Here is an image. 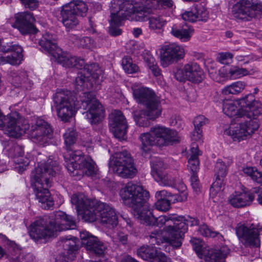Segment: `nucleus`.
I'll list each match as a JSON object with an SVG mask.
<instances>
[{
    "instance_id": "5fc2aeb1",
    "label": "nucleus",
    "mask_w": 262,
    "mask_h": 262,
    "mask_svg": "<svg viewBox=\"0 0 262 262\" xmlns=\"http://www.w3.org/2000/svg\"><path fill=\"white\" fill-rule=\"evenodd\" d=\"M199 231L202 235L206 237H214L219 234V232L214 231L212 229L208 227L205 224L200 227Z\"/></svg>"
},
{
    "instance_id": "0e129e2a",
    "label": "nucleus",
    "mask_w": 262,
    "mask_h": 262,
    "mask_svg": "<svg viewBox=\"0 0 262 262\" xmlns=\"http://www.w3.org/2000/svg\"><path fill=\"white\" fill-rule=\"evenodd\" d=\"M185 75L186 72L184 71V68L183 69H177V71L174 72L175 78L180 81L187 79V77Z\"/></svg>"
},
{
    "instance_id": "5701e85b",
    "label": "nucleus",
    "mask_w": 262,
    "mask_h": 262,
    "mask_svg": "<svg viewBox=\"0 0 262 262\" xmlns=\"http://www.w3.org/2000/svg\"><path fill=\"white\" fill-rule=\"evenodd\" d=\"M80 237L82 245L90 253L99 255L104 254L106 247L97 237L92 235L86 231H81Z\"/></svg>"
},
{
    "instance_id": "72a5a7b5",
    "label": "nucleus",
    "mask_w": 262,
    "mask_h": 262,
    "mask_svg": "<svg viewBox=\"0 0 262 262\" xmlns=\"http://www.w3.org/2000/svg\"><path fill=\"white\" fill-rule=\"evenodd\" d=\"M66 5L78 16H85L88 10L87 4L82 0H73Z\"/></svg>"
},
{
    "instance_id": "412c9836",
    "label": "nucleus",
    "mask_w": 262,
    "mask_h": 262,
    "mask_svg": "<svg viewBox=\"0 0 262 262\" xmlns=\"http://www.w3.org/2000/svg\"><path fill=\"white\" fill-rule=\"evenodd\" d=\"M109 118L110 128L114 136L120 140L125 139L127 126L122 113L114 110L110 115Z\"/></svg>"
},
{
    "instance_id": "a878e982",
    "label": "nucleus",
    "mask_w": 262,
    "mask_h": 262,
    "mask_svg": "<svg viewBox=\"0 0 262 262\" xmlns=\"http://www.w3.org/2000/svg\"><path fill=\"white\" fill-rule=\"evenodd\" d=\"M66 4L60 11L61 22L68 31L75 28L79 23L78 16L76 15Z\"/></svg>"
},
{
    "instance_id": "2f4dec72",
    "label": "nucleus",
    "mask_w": 262,
    "mask_h": 262,
    "mask_svg": "<svg viewBox=\"0 0 262 262\" xmlns=\"http://www.w3.org/2000/svg\"><path fill=\"white\" fill-rule=\"evenodd\" d=\"M237 104L232 100H224L223 101V111L224 113L229 117H235L237 118L243 117L240 113L241 108H237Z\"/></svg>"
},
{
    "instance_id": "9d476101",
    "label": "nucleus",
    "mask_w": 262,
    "mask_h": 262,
    "mask_svg": "<svg viewBox=\"0 0 262 262\" xmlns=\"http://www.w3.org/2000/svg\"><path fill=\"white\" fill-rule=\"evenodd\" d=\"M39 44L50 54L57 62L62 64L66 68L80 69L85 65L83 59L62 52L61 49L57 46L54 37L49 33L42 35L39 41Z\"/></svg>"
},
{
    "instance_id": "37998d69",
    "label": "nucleus",
    "mask_w": 262,
    "mask_h": 262,
    "mask_svg": "<svg viewBox=\"0 0 262 262\" xmlns=\"http://www.w3.org/2000/svg\"><path fill=\"white\" fill-rule=\"evenodd\" d=\"M255 101L254 96L251 93L246 95L238 99L237 103L240 106L241 114H242L245 111V110H247Z\"/></svg>"
},
{
    "instance_id": "0eeeda50",
    "label": "nucleus",
    "mask_w": 262,
    "mask_h": 262,
    "mask_svg": "<svg viewBox=\"0 0 262 262\" xmlns=\"http://www.w3.org/2000/svg\"><path fill=\"white\" fill-rule=\"evenodd\" d=\"M142 5L133 0H113L110 7L112 22L119 25L124 19L143 21L155 9L152 0H142Z\"/></svg>"
},
{
    "instance_id": "20e7f679",
    "label": "nucleus",
    "mask_w": 262,
    "mask_h": 262,
    "mask_svg": "<svg viewBox=\"0 0 262 262\" xmlns=\"http://www.w3.org/2000/svg\"><path fill=\"white\" fill-rule=\"evenodd\" d=\"M123 203L132 209L133 214L141 224L151 225L155 222L152 210L147 200L149 193L143 187L128 183L120 191Z\"/></svg>"
},
{
    "instance_id": "7c9ffc66",
    "label": "nucleus",
    "mask_w": 262,
    "mask_h": 262,
    "mask_svg": "<svg viewBox=\"0 0 262 262\" xmlns=\"http://www.w3.org/2000/svg\"><path fill=\"white\" fill-rule=\"evenodd\" d=\"M201 155V152L199 150L198 146L194 143L192 144L188 167L193 173H197L199 171L200 162L198 156Z\"/></svg>"
},
{
    "instance_id": "de8ad7c7",
    "label": "nucleus",
    "mask_w": 262,
    "mask_h": 262,
    "mask_svg": "<svg viewBox=\"0 0 262 262\" xmlns=\"http://www.w3.org/2000/svg\"><path fill=\"white\" fill-rule=\"evenodd\" d=\"M122 66L125 72L129 74L138 71V66L133 62L132 59L128 56L124 57L122 60Z\"/></svg>"
},
{
    "instance_id": "603ef678",
    "label": "nucleus",
    "mask_w": 262,
    "mask_h": 262,
    "mask_svg": "<svg viewBox=\"0 0 262 262\" xmlns=\"http://www.w3.org/2000/svg\"><path fill=\"white\" fill-rule=\"evenodd\" d=\"M196 21H206L208 17V13L207 10L203 6H196L194 8Z\"/></svg>"
},
{
    "instance_id": "c03bdc74",
    "label": "nucleus",
    "mask_w": 262,
    "mask_h": 262,
    "mask_svg": "<svg viewBox=\"0 0 262 262\" xmlns=\"http://www.w3.org/2000/svg\"><path fill=\"white\" fill-rule=\"evenodd\" d=\"M77 138V133L73 127L67 129L63 134L64 143L67 148L76 143Z\"/></svg>"
},
{
    "instance_id": "ea45409f",
    "label": "nucleus",
    "mask_w": 262,
    "mask_h": 262,
    "mask_svg": "<svg viewBox=\"0 0 262 262\" xmlns=\"http://www.w3.org/2000/svg\"><path fill=\"white\" fill-rule=\"evenodd\" d=\"M151 174L156 178L164 172L167 168V165L159 158L153 159L151 162Z\"/></svg>"
},
{
    "instance_id": "39448f33",
    "label": "nucleus",
    "mask_w": 262,
    "mask_h": 262,
    "mask_svg": "<svg viewBox=\"0 0 262 262\" xmlns=\"http://www.w3.org/2000/svg\"><path fill=\"white\" fill-rule=\"evenodd\" d=\"M60 170L58 163L49 158L46 163L39 164L32 173L31 186L40 206L45 209L54 205V200L48 188L51 186L53 177Z\"/></svg>"
},
{
    "instance_id": "f257e3e1",
    "label": "nucleus",
    "mask_w": 262,
    "mask_h": 262,
    "mask_svg": "<svg viewBox=\"0 0 262 262\" xmlns=\"http://www.w3.org/2000/svg\"><path fill=\"white\" fill-rule=\"evenodd\" d=\"M84 98L81 100V106L75 96L70 91H58L54 97V102L57 116L62 121L66 122L73 117L80 107L88 110L86 116L92 124H97L103 117L102 105L90 93L83 94Z\"/></svg>"
},
{
    "instance_id": "bb28decb",
    "label": "nucleus",
    "mask_w": 262,
    "mask_h": 262,
    "mask_svg": "<svg viewBox=\"0 0 262 262\" xmlns=\"http://www.w3.org/2000/svg\"><path fill=\"white\" fill-rule=\"evenodd\" d=\"M254 200V196L249 192H235L230 195L229 203L236 208L244 207L249 205Z\"/></svg>"
},
{
    "instance_id": "e2e57ef3",
    "label": "nucleus",
    "mask_w": 262,
    "mask_h": 262,
    "mask_svg": "<svg viewBox=\"0 0 262 262\" xmlns=\"http://www.w3.org/2000/svg\"><path fill=\"white\" fill-rule=\"evenodd\" d=\"M182 188V191L179 193V194H173L172 195V197L173 199H176V201H180V202H183L185 201L187 199V192L186 191V187L182 185L181 186Z\"/></svg>"
},
{
    "instance_id": "79ce46f5",
    "label": "nucleus",
    "mask_w": 262,
    "mask_h": 262,
    "mask_svg": "<svg viewBox=\"0 0 262 262\" xmlns=\"http://www.w3.org/2000/svg\"><path fill=\"white\" fill-rule=\"evenodd\" d=\"M155 180L165 186L173 187L176 183V178L171 173L164 171L155 178Z\"/></svg>"
},
{
    "instance_id": "f03ea898",
    "label": "nucleus",
    "mask_w": 262,
    "mask_h": 262,
    "mask_svg": "<svg viewBox=\"0 0 262 262\" xmlns=\"http://www.w3.org/2000/svg\"><path fill=\"white\" fill-rule=\"evenodd\" d=\"M0 128L8 136L15 138L27 133L34 142L42 145L53 138V129L45 120L36 118L32 123L30 128L28 122L16 112H13L5 117L4 124Z\"/></svg>"
},
{
    "instance_id": "a211bd4d",
    "label": "nucleus",
    "mask_w": 262,
    "mask_h": 262,
    "mask_svg": "<svg viewBox=\"0 0 262 262\" xmlns=\"http://www.w3.org/2000/svg\"><path fill=\"white\" fill-rule=\"evenodd\" d=\"M150 132L156 139L157 145L159 146L168 145L179 142L180 140L177 132L164 126H153L150 128Z\"/></svg>"
},
{
    "instance_id": "e433bc0d",
    "label": "nucleus",
    "mask_w": 262,
    "mask_h": 262,
    "mask_svg": "<svg viewBox=\"0 0 262 262\" xmlns=\"http://www.w3.org/2000/svg\"><path fill=\"white\" fill-rule=\"evenodd\" d=\"M139 139L141 142V148L144 152L149 151L151 146L157 145L156 139L150 131L141 134Z\"/></svg>"
},
{
    "instance_id": "c9c22d12",
    "label": "nucleus",
    "mask_w": 262,
    "mask_h": 262,
    "mask_svg": "<svg viewBox=\"0 0 262 262\" xmlns=\"http://www.w3.org/2000/svg\"><path fill=\"white\" fill-rule=\"evenodd\" d=\"M178 220L179 221V222H183L186 226V229L184 231H182V229L180 228H178V233H177V247H180L182 245V239L183 238V236L184 234L187 231V227L188 226H195L198 224V220L192 217H188L187 220H184L183 217L181 216H178Z\"/></svg>"
},
{
    "instance_id": "c85d7f7f",
    "label": "nucleus",
    "mask_w": 262,
    "mask_h": 262,
    "mask_svg": "<svg viewBox=\"0 0 262 262\" xmlns=\"http://www.w3.org/2000/svg\"><path fill=\"white\" fill-rule=\"evenodd\" d=\"M187 80L193 82H200L203 78V72L200 66L195 62H190L184 67Z\"/></svg>"
},
{
    "instance_id": "423d86ee",
    "label": "nucleus",
    "mask_w": 262,
    "mask_h": 262,
    "mask_svg": "<svg viewBox=\"0 0 262 262\" xmlns=\"http://www.w3.org/2000/svg\"><path fill=\"white\" fill-rule=\"evenodd\" d=\"M76 225L73 219L64 212H54L49 217L39 218L31 225L30 235L35 241L54 236L57 232L74 229Z\"/></svg>"
},
{
    "instance_id": "473e14b6",
    "label": "nucleus",
    "mask_w": 262,
    "mask_h": 262,
    "mask_svg": "<svg viewBox=\"0 0 262 262\" xmlns=\"http://www.w3.org/2000/svg\"><path fill=\"white\" fill-rule=\"evenodd\" d=\"M247 85V83L244 81H237L225 86L221 93L225 95H238L244 91Z\"/></svg>"
},
{
    "instance_id": "680f3d73",
    "label": "nucleus",
    "mask_w": 262,
    "mask_h": 262,
    "mask_svg": "<svg viewBox=\"0 0 262 262\" xmlns=\"http://www.w3.org/2000/svg\"><path fill=\"white\" fill-rule=\"evenodd\" d=\"M21 3L26 8L34 10L38 8L39 2L37 0H20Z\"/></svg>"
},
{
    "instance_id": "aec40b11",
    "label": "nucleus",
    "mask_w": 262,
    "mask_h": 262,
    "mask_svg": "<svg viewBox=\"0 0 262 262\" xmlns=\"http://www.w3.org/2000/svg\"><path fill=\"white\" fill-rule=\"evenodd\" d=\"M0 50L3 53L0 54V64L19 65L23 59V49L20 46L11 44L2 47Z\"/></svg>"
},
{
    "instance_id": "2eb2a0df",
    "label": "nucleus",
    "mask_w": 262,
    "mask_h": 262,
    "mask_svg": "<svg viewBox=\"0 0 262 262\" xmlns=\"http://www.w3.org/2000/svg\"><path fill=\"white\" fill-rule=\"evenodd\" d=\"M79 69L80 71L75 81L76 88L78 91L88 88L89 84L91 85L93 82L96 83V81L102 74V71L96 63L86 64Z\"/></svg>"
},
{
    "instance_id": "f704fd0d",
    "label": "nucleus",
    "mask_w": 262,
    "mask_h": 262,
    "mask_svg": "<svg viewBox=\"0 0 262 262\" xmlns=\"http://www.w3.org/2000/svg\"><path fill=\"white\" fill-rule=\"evenodd\" d=\"M72 42L78 48L93 49L95 47L93 39L89 37H81L77 35H72L71 36Z\"/></svg>"
},
{
    "instance_id": "cd10ccee",
    "label": "nucleus",
    "mask_w": 262,
    "mask_h": 262,
    "mask_svg": "<svg viewBox=\"0 0 262 262\" xmlns=\"http://www.w3.org/2000/svg\"><path fill=\"white\" fill-rule=\"evenodd\" d=\"M193 32V28L186 24H184L182 25L174 24L171 27L170 31L172 36L183 42L189 41Z\"/></svg>"
},
{
    "instance_id": "774afa93",
    "label": "nucleus",
    "mask_w": 262,
    "mask_h": 262,
    "mask_svg": "<svg viewBox=\"0 0 262 262\" xmlns=\"http://www.w3.org/2000/svg\"><path fill=\"white\" fill-rule=\"evenodd\" d=\"M116 238L123 245H125L127 243V235L124 233L120 232H118Z\"/></svg>"
},
{
    "instance_id": "dca6fc26",
    "label": "nucleus",
    "mask_w": 262,
    "mask_h": 262,
    "mask_svg": "<svg viewBox=\"0 0 262 262\" xmlns=\"http://www.w3.org/2000/svg\"><path fill=\"white\" fill-rule=\"evenodd\" d=\"M160 52L161 64L165 68L177 63L183 59L185 55L184 47L176 43L163 45Z\"/></svg>"
},
{
    "instance_id": "4be33fe9",
    "label": "nucleus",
    "mask_w": 262,
    "mask_h": 262,
    "mask_svg": "<svg viewBox=\"0 0 262 262\" xmlns=\"http://www.w3.org/2000/svg\"><path fill=\"white\" fill-rule=\"evenodd\" d=\"M12 27L17 28L22 34L35 33L36 31L34 23L35 18L31 12H24L16 14Z\"/></svg>"
},
{
    "instance_id": "7ed1b4c3",
    "label": "nucleus",
    "mask_w": 262,
    "mask_h": 262,
    "mask_svg": "<svg viewBox=\"0 0 262 262\" xmlns=\"http://www.w3.org/2000/svg\"><path fill=\"white\" fill-rule=\"evenodd\" d=\"M71 201L75 205L78 215L85 221L93 222L98 220L107 227H114L118 224L115 209L106 203L90 200L83 194H74Z\"/></svg>"
},
{
    "instance_id": "13d9d810",
    "label": "nucleus",
    "mask_w": 262,
    "mask_h": 262,
    "mask_svg": "<svg viewBox=\"0 0 262 262\" xmlns=\"http://www.w3.org/2000/svg\"><path fill=\"white\" fill-rule=\"evenodd\" d=\"M172 195L173 194L171 193L168 192L166 190H162L160 191H158L156 192L155 193V197L157 200H167L170 199H173Z\"/></svg>"
},
{
    "instance_id": "3c124183",
    "label": "nucleus",
    "mask_w": 262,
    "mask_h": 262,
    "mask_svg": "<svg viewBox=\"0 0 262 262\" xmlns=\"http://www.w3.org/2000/svg\"><path fill=\"white\" fill-rule=\"evenodd\" d=\"M61 242L64 248V252L67 254L74 253V251L76 249V243L73 239L66 238L62 239Z\"/></svg>"
},
{
    "instance_id": "a19ab883",
    "label": "nucleus",
    "mask_w": 262,
    "mask_h": 262,
    "mask_svg": "<svg viewBox=\"0 0 262 262\" xmlns=\"http://www.w3.org/2000/svg\"><path fill=\"white\" fill-rule=\"evenodd\" d=\"M143 58L144 61L148 67L151 70L154 75L156 76L160 75V72L155 58L150 52L145 51L143 53Z\"/></svg>"
},
{
    "instance_id": "4468645a",
    "label": "nucleus",
    "mask_w": 262,
    "mask_h": 262,
    "mask_svg": "<svg viewBox=\"0 0 262 262\" xmlns=\"http://www.w3.org/2000/svg\"><path fill=\"white\" fill-rule=\"evenodd\" d=\"M262 13V3L252 0H241L232 7V14L236 19L250 20Z\"/></svg>"
},
{
    "instance_id": "6ab92c4d",
    "label": "nucleus",
    "mask_w": 262,
    "mask_h": 262,
    "mask_svg": "<svg viewBox=\"0 0 262 262\" xmlns=\"http://www.w3.org/2000/svg\"><path fill=\"white\" fill-rule=\"evenodd\" d=\"M261 228H248L244 225L238 226L236 233L240 241L246 247H258L260 245L259 235Z\"/></svg>"
},
{
    "instance_id": "9b49d317",
    "label": "nucleus",
    "mask_w": 262,
    "mask_h": 262,
    "mask_svg": "<svg viewBox=\"0 0 262 262\" xmlns=\"http://www.w3.org/2000/svg\"><path fill=\"white\" fill-rule=\"evenodd\" d=\"M68 161L67 168L71 172L81 170L83 173L91 176L96 174L97 168L95 162L90 157H85L81 150H68L64 155Z\"/></svg>"
},
{
    "instance_id": "4c0bfd02",
    "label": "nucleus",
    "mask_w": 262,
    "mask_h": 262,
    "mask_svg": "<svg viewBox=\"0 0 262 262\" xmlns=\"http://www.w3.org/2000/svg\"><path fill=\"white\" fill-rule=\"evenodd\" d=\"M262 114V103L258 101H254L253 103L242 114L249 118L255 119Z\"/></svg>"
},
{
    "instance_id": "1a4fd4ad",
    "label": "nucleus",
    "mask_w": 262,
    "mask_h": 262,
    "mask_svg": "<svg viewBox=\"0 0 262 262\" xmlns=\"http://www.w3.org/2000/svg\"><path fill=\"white\" fill-rule=\"evenodd\" d=\"M178 216L174 214H169L168 215H161L157 220V223L159 225H164V232L165 234L161 238V231L155 230L152 232L149 235L150 242L152 244L156 243L160 245L164 241L172 246L173 248H177L176 245L177 242L178 228L182 229L184 231L186 229V226L183 222H179Z\"/></svg>"
},
{
    "instance_id": "338daca9",
    "label": "nucleus",
    "mask_w": 262,
    "mask_h": 262,
    "mask_svg": "<svg viewBox=\"0 0 262 262\" xmlns=\"http://www.w3.org/2000/svg\"><path fill=\"white\" fill-rule=\"evenodd\" d=\"M111 17L112 18L111 16ZM110 23H111L112 27L110 28V30H109L110 34L114 36L120 35L122 32L121 30L119 28H116L113 27V25L117 26H118V25H115L113 22H112V18L111 19ZM121 21L120 22L119 26L121 25Z\"/></svg>"
},
{
    "instance_id": "ddd939ff",
    "label": "nucleus",
    "mask_w": 262,
    "mask_h": 262,
    "mask_svg": "<svg viewBox=\"0 0 262 262\" xmlns=\"http://www.w3.org/2000/svg\"><path fill=\"white\" fill-rule=\"evenodd\" d=\"M259 127V124L256 120H250L239 123L232 122L224 133L231 137L234 141L240 142L251 137Z\"/></svg>"
},
{
    "instance_id": "052dcab7",
    "label": "nucleus",
    "mask_w": 262,
    "mask_h": 262,
    "mask_svg": "<svg viewBox=\"0 0 262 262\" xmlns=\"http://www.w3.org/2000/svg\"><path fill=\"white\" fill-rule=\"evenodd\" d=\"M182 18L189 22L193 23L196 21V17L195 14L194 9H192L191 11L185 12L182 14Z\"/></svg>"
},
{
    "instance_id": "6e6552de",
    "label": "nucleus",
    "mask_w": 262,
    "mask_h": 262,
    "mask_svg": "<svg viewBox=\"0 0 262 262\" xmlns=\"http://www.w3.org/2000/svg\"><path fill=\"white\" fill-rule=\"evenodd\" d=\"M133 94L136 101L145 108L134 112L135 121L140 126H148L149 120H155L161 115L160 98L152 91L143 87L134 90Z\"/></svg>"
},
{
    "instance_id": "f8f14e48",
    "label": "nucleus",
    "mask_w": 262,
    "mask_h": 262,
    "mask_svg": "<svg viewBox=\"0 0 262 262\" xmlns=\"http://www.w3.org/2000/svg\"><path fill=\"white\" fill-rule=\"evenodd\" d=\"M110 168L123 178H132L137 171L130 154L126 150L116 152L111 157Z\"/></svg>"
},
{
    "instance_id": "a18cd8bd",
    "label": "nucleus",
    "mask_w": 262,
    "mask_h": 262,
    "mask_svg": "<svg viewBox=\"0 0 262 262\" xmlns=\"http://www.w3.org/2000/svg\"><path fill=\"white\" fill-rule=\"evenodd\" d=\"M244 173L251 179L258 183H262V172L259 171L255 167H247L243 169Z\"/></svg>"
},
{
    "instance_id": "69168bd1",
    "label": "nucleus",
    "mask_w": 262,
    "mask_h": 262,
    "mask_svg": "<svg viewBox=\"0 0 262 262\" xmlns=\"http://www.w3.org/2000/svg\"><path fill=\"white\" fill-rule=\"evenodd\" d=\"M154 1H156L157 3L164 8H170L173 5L172 0H152L153 4Z\"/></svg>"
},
{
    "instance_id": "49530a36",
    "label": "nucleus",
    "mask_w": 262,
    "mask_h": 262,
    "mask_svg": "<svg viewBox=\"0 0 262 262\" xmlns=\"http://www.w3.org/2000/svg\"><path fill=\"white\" fill-rule=\"evenodd\" d=\"M224 178L216 176L215 181L210 189V194L212 197H214L217 194L221 193L224 186Z\"/></svg>"
},
{
    "instance_id": "864d4df0",
    "label": "nucleus",
    "mask_w": 262,
    "mask_h": 262,
    "mask_svg": "<svg viewBox=\"0 0 262 262\" xmlns=\"http://www.w3.org/2000/svg\"><path fill=\"white\" fill-rule=\"evenodd\" d=\"M214 170L216 176L225 178L227 174V166L224 162L219 160L216 163Z\"/></svg>"
},
{
    "instance_id": "bf43d9fd",
    "label": "nucleus",
    "mask_w": 262,
    "mask_h": 262,
    "mask_svg": "<svg viewBox=\"0 0 262 262\" xmlns=\"http://www.w3.org/2000/svg\"><path fill=\"white\" fill-rule=\"evenodd\" d=\"M75 257V253L67 254L66 252L58 255L56 258L55 262H69L72 260Z\"/></svg>"
},
{
    "instance_id": "f3484780",
    "label": "nucleus",
    "mask_w": 262,
    "mask_h": 262,
    "mask_svg": "<svg viewBox=\"0 0 262 262\" xmlns=\"http://www.w3.org/2000/svg\"><path fill=\"white\" fill-rule=\"evenodd\" d=\"M209 73L210 77L217 82L234 80L250 74V71L246 69L235 66H224L220 69L217 74L210 71Z\"/></svg>"
},
{
    "instance_id": "393cba45",
    "label": "nucleus",
    "mask_w": 262,
    "mask_h": 262,
    "mask_svg": "<svg viewBox=\"0 0 262 262\" xmlns=\"http://www.w3.org/2000/svg\"><path fill=\"white\" fill-rule=\"evenodd\" d=\"M203 256L201 259L206 262H225V258L229 253V250L226 247H223L220 249L207 248L203 249Z\"/></svg>"
},
{
    "instance_id": "58836bf2",
    "label": "nucleus",
    "mask_w": 262,
    "mask_h": 262,
    "mask_svg": "<svg viewBox=\"0 0 262 262\" xmlns=\"http://www.w3.org/2000/svg\"><path fill=\"white\" fill-rule=\"evenodd\" d=\"M166 19L161 16H154L148 18L149 29L156 33L163 31V27L166 24Z\"/></svg>"
},
{
    "instance_id": "8fccbe9b",
    "label": "nucleus",
    "mask_w": 262,
    "mask_h": 262,
    "mask_svg": "<svg viewBox=\"0 0 262 262\" xmlns=\"http://www.w3.org/2000/svg\"><path fill=\"white\" fill-rule=\"evenodd\" d=\"M176 202V199H170L167 200H157L155 203V208L161 211H167L170 207V203Z\"/></svg>"
},
{
    "instance_id": "c756f323",
    "label": "nucleus",
    "mask_w": 262,
    "mask_h": 262,
    "mask_svg": "<svg viewBox=\"0 0 262 262\" xmlns=\"http://www.w3.org/2000/svg\"><path fill=\"white\" fill-rule=\"evenodd\" d=\"M12 83L16 87H22L26 89L31 88L33 83L29 80L25 72H11Z\"/></svg>"
},
{
    "instance_id": "09e8293b",
    "label": "nucleus",
    "mask_w": 262,
    "mask_h": 262,
    "mask_svg": "<svg viewBox=\"0 0 262 262\" xmlns=\"http://www.w3.org/2000/svg\"><path fill=\"white\" fill-rule=\"evenodd\" d=\"M193 249L195 250L198 256L201 258L203 256V249L205 247L209 248V246L205 245L200 238H192L190 240Z\"/></svg>"
},
{
    "instance_id": "6e6d98bb",
    "label": "nucleus",
    "mask_w": 262,
    "mask_h": 262,
    "mask_svg": "<svg viewBox=\"0 0 262 262\" xmlns=\"http://www.w3.org/2000/svg\"><path fill=\"white\" fill-rule=\"evenodd\" d=\"M233 55L229 52L221 53L218 54L217 60L222 64H227L232 61Z\"/></svg>"
},
{
    "instance_id": "4d7b16f0",
    "label": "nucleus",
    "mask_w": 262,
    "mask_h": 262,
    "mask_svg": "<svg viewBox=\"0 0 262 262\" xmlns=\"http://www.w3.org/2000/svg\"><path fill=\"white\" fill-rule=\"evenodd\" d=\"M208 123V119L203 115H200L195 118L193 124L195 130L201 129V127Z\"/></svg>"
},
{
    "instance_id": "b1692460",
    "label": "nucleus",
    "mask_w": 262,
    "mask_h": 262,
    "mask_svg": "<svg viewBox=\"0 0 262 262\" xmlns=\"http://www.w3.org/2000/svg\"><path fill=\"white\" fill-rule=\"evenodd\" d=\"M137 255L146 260L152 258L153 262H170L169 258L154 247L143 246L138 249Z\"/></svg>"
}]
</instances>
